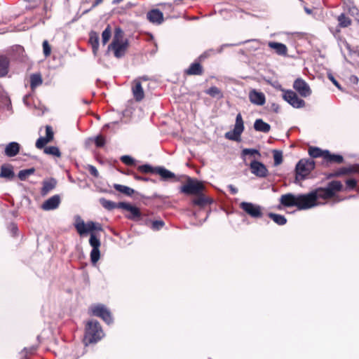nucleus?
Here are the masks:
<instances>
[{"label":"nucleus","instance_id":"nucleus-23","mask_svg":"<svg viewBox=\"0 0 359 359\" xmlns=\"http://www.w3.org/2000/svg\"><path fill=\"white\" fill-rule=\"evenodd\" d=\"M268 46L271 49H273L276 51V53L279 55L285 56L287 55V48L283 43L274 41H269Z\"/></svg>","mask_w":359,"mask_h":359},{"label":"nucleus","instance_id":"nucleus-22","mask_svg":"<svg viewBox=\"0 0 359 359\" xmlns=\"http://www.w3.org/2000/svg\"><path fill=\"white\" fill-rule=\"evenodd\" d=\"M0 177L11 180L15 177L13 166L8 164L2 165L1 167Z\"/></svg>","mask_w":359,"mask_h":359},{"label":"nucleus","instance_id":"nucleus-12","mask_svg":"<svg viewBox=\"0 0 359 359\" xmlns=\"http://www.w3.org/2000/svg\"><path fill=\"white\" fill-rule=\"evenodd\" d=\"M121 206V209L126 210L130 212L129 215H126V217L130 220L135 222H140L142 219V215L140 210V209L135 206L132 205L130 203H121L120 205Z\"/></svg>","mask_w":359,"mask_h":359},{"label":"nucleus","instance_id":"nucleus-2","mask_svg":"<svg viewBox=\"0 0 359 359\" xmlns=\"http://www.w3.org/2000/svg\"><path fill=\"white\" fill-rule=\"evenodd\" d=\"M104 337L100 323L95 320H89L86 325L85 340L88 343H95Z\"/></svg>","mask_w":359,"mask_h":359},{"label":"nucleus","instance_id":"nucleus-44","mask_svg":"<svg viewBox=\"0 0 359 359\" xmlns=\"http://www.w3.org/2000/svg\"><path fill=\"white\" fill-rule=\"evenodd\" d=\"M41 0H24V7L27 9H32L40 4Z\"/></svg>","mask_w":359,"mask_h":359},{"label":"nucleus","instance_id":"nucleus-31","mask_svg":"<svg viewBox=\"0 0 359 359\" xmlns=\"http://www.w3.org/2000/svg\"><path fill=\"white\" fill-rule=\"evenodd\" d=\"M202 72V67L197 62L191 64L189 68L186 70V73L189 75H201Z\"/></svg>","mask_w":359,"mask_h":359},{"label":"nucleus","instance_id":"nucleus-50","mask_svg":"<svg viewBox=\"0 0 359 359\" xmlns=\"http://www.w3.org/2000/svg\"><path fill=\"white\" fill-rule=\"evenodd\" d=\"M43 52L46 57L49 56L51 53V48L46 40L43 42Z\"/></svg>","mask_w":359,"mask_h":359},{"label":"nucleus","instance_id":"nucleus-47","mask_svg":"<svg viewBox=\"0 0 359 359\" xmlns=\"http://www.w3.org/2000/svg\"><path fill=\"white\" fill-rule=\"evenodd\" d=\"M49 142H50L48 141V140H47L44 137H41L36 140V147L38 149H44V147H46L45 145Z\"/></svg>","mask_w":359,"mask_h":359},{"label":"nucleus","instance_id":"nucleus-38","mask_svg":"<svg viewBox=\"0 0 359 359\" xmlns=\"http://www.w3.org/2000/svg\"><path fill=\"white\" fill-rule=\"evenodd\" d=\"M325 150H322L318 147H311L309 154L312 158L323 157L325 159Z\"/></svg>","mask_w":359,"mask_h":359},{"label":"nucleus","instance_id":"nucleus-40","mask_svg":"<svg viewBox=\"0 0 359 359\" xmlns=\"http://www.w3.org/2000/svg\"><path fill=\"white\" fill-rule=\"evenodd\" d=\"M89 243L93 248H100L101 245L100 241L95 233H90Z\"/></svg>","mask_w":359,"mask_h":359},{"label":"nucleus","instance_id":"nucleus-41","mask_svg":"<svg viewBox=\"0 0 359 359\" xmlns=\"http://www.w3.org/2000/svg\"><path fill=\"white\" fill-rule=\"evenodd\" d=\"M338 22L341 27H347L351 24V20L349 18L346 17L344 14H341L338 17Z\"/></svg>","mask_w":359,"mask_h":359},{"label":"nucleus","instance_id":"nucleus-4","mask_svg":"<svg viewBox=\"0 0 359 359\" xmlns=\"http://www.w3.org/2000/svg\"><path fill=\"white\" fill-rule=\"evenodd\" d=\"M74 226L80 236H83L88 233H93V231H102V226L94 222H88L85 223L84 221L79 217H76Z\"/></svg>","mask_w":359,"mask_h":359},{"label":"nucleus","instance_id":"nucleus-5","mask_svg":"<svg viewBox=\"0 0 359 359\" xmlns=\"http://www.w3.org/2000/svg\"><path fill=\"white\" fill-rule=\"evenodd\" d=\"M343 188L341 182L334 180L327 184L325 188H318V191L321 199L326 200L331 198L335 196V194L340 191Z\"/></svg>","mask_w":359,"mask_h":359},{"label":"nucleus","instance_id":"nucleus-34","mask_svg":"<svg viewBox=\"0 0 359 359\" xmlns=\"http://www.w3.org/2000/svg\"><path fill=\"white\" fill-rule=\"evenodd\" d=\"M114 188L122 193V194H126V196H132L133 194H134V190L127 186H125V185H121V184H114Z\"/></svg>","mask_w":359,"mask_h":359},{"label":"nucleus","instance_id":"nucleus-63","mask_svg":"<svg viewBox=\"0 0 359 359\" xmlns=\"http://www.w3.org/2000/svg\"><path fill=\"white\" fill-rule=\"evenodd\" d=\"M351 80L353 83H358V77H357V76H351Z\"/></svg>","mask_w":359,"mask_h":359},{"label":"nucleus","instance_id":"nucleus-62","mask_svg":"<svg viewBox=\"0 0 359 359\" xmlns=\"http://www.w3.org/2000/svg\"><path fill=\"white\" fill-rule=\"evenodd\" d=\"M134 177L137 180H144V181H147V179H146L144 177H140V176H138L137 175H135Z\"/></svg>","mask_w":359,"mask_h":359},{"label":"nucleus","instance_id":"nucleus-64","mask_svg":"<svg viewBox=\"0 0 359 359\" xmlns=\"http://www.w3.org/2000/svg\"><path fill=\"white\" fill-rule=\"evenodd\" d=\"M18 177L20 180H22V170H20L18 173Z\"/></svg>","mask_w":359,"mask_h":359},{"label":"nucleus","instance_id":"nucleus-26","mask_svg":"<svg viewBox=\"0 0 359 359\" xmlns=\"http://www.w3.org/2000/svg\"><path fill=\"white\" fill-rule=\"evenodd\" d=\"M89 43L92 46L94 55H96L99 48V35L95 32L90 33Z\"/></svg>","mask_w":359,"mask_h":359},{"label":"nucleus","instance_id":"nucleus-9","mask_svg":"<svg viewBox=\"0 0 359 359\" xmlns=\"http://www.w3.org/2000/svg\"><path fill=\"white\" fill-rule=\"evenodd\" d=\"M240 208L252 218L258 219L263 216V208L257 204L242 202L240 204Z\"/></svg>","mask_w":359,"mask_h":359},{"label":"nucleus","instance_id":"nucleus-10","mask_svg":"<svg viewBox=\"0 0 359 359\" xmlns=\"http://www.w3.org/2000/svg\"><path fill=\"white\" fill-rule=\"evenodd\" d=\"M91 311L93 316L101 318L107 324L113 323L110 311L103 304H97L91 306Z\"/></svg>","mask_w":359,"mask_h":359},{"label":"nucleus","instance_id":"nucleus-60","mask_svg":"<svg viewBox=\"0 0 359 359\" xmlns=\"http://www.w3.org/2000/svg\"><path fill=\"white\" fill-rule=\"evenodd\" d=\"M329 79L332 81V82L338 88H340V86L339 83L335 80V79L333 77V76L330 75Z\"/></svg>","mask_w":359,"mask_h":359},{"label":"nucleus","instance_id":"nucleus-55","mask_svg":"<svg viewBox=\"0 0 359 359\" xmlns=\"http://www.w3.org/2000/svg\"><path fill=\"white\" fill-rule=\"evenodd\" d=\"M346 184L347 186V189H353L357 185V181L355 179H349L346 181Z\"/></svg>","mask_w":359,"mask_h":359},{"label":"nucleus","instance_id":"nucleus-43","mask_svg":"<svg viewBox=\"0 0 359 359\" xmlns=\"http://www.w3.org/2000/svg\"><path fill=\"white\" fill-rule=\"evenodd\" d=\"M100 257V248H93L90 252L91 262L95 264L97 262Z\"/></svg>","mask_w":359,"mask_h":359},{"label":"nucleus","instance_id":"nucleus-15","mask_svg":"<svg viewBox=\"0 0 359 359\" xmlns=\"http://www.w3.org/2000/svg\"><path fill=\"white\" fill-rule=\"evenodd\" d=\"M248 96L250 102L255 105L263 106L266 102L265 95L256 89L251 90Z\"/></svg>","mask_w":359,"mask_h":359},{"label":"nucleus","instance_id":"nucleus-29","mask_svg":"<svg viewBox=\"0 0 359 359\" xmlns=\"http://www.w3.org/2000/svg\"><path fill=\"white\" fill-rule=\"evenodd\" d=\"M346 6L349 14L355 18V20H359V10L355 6L353 2L351 0H348V1L346 3Z\"/></svg>","mask_w":359,"mask_h":359},{"label":"nucleus","instance_id":"nucleus-59","mask_svg":"<svg viewBox=\"0 0 359 359\" xmlns=\"http://www.w3.org/2000/svg\"><path fill=\"white\" fill-rule=\"evenodd\" d=\"M228 188L229 189L231 193L232 194H236L238 193V189L237 188H236L234 186H233L232 184H229L228 186Z\"/></svg>","mask_w":359,"mask_h":359},{"label":"nucleus","instance_id":"nucleus-48","mask_svg":"<svg viewBox=\"0 0 359 359\" xmlns=\"http://www.w3.org/2000/svg\"><path fill=\"white\" fill-rule=\"evenodd\" d=\"M121 161L127 165H132L135 163V160L128 155L122 156L121 157Z\"/></svg>","mask_w":359,"mask_h":359},{"label":"nucleus","instance_id":"nucleus-20","mask_svg":"<svg viewBox=\"0 0 359 359\" xmlns=\"http://www.w3.org/2000/svg\"><path fill=\"white\" fill-rule=\"evenodd\" d=\"M21 146L16 142H11L6 145L4 155L8 158L15 157L20 151Z\"/></svg>","mask_w":359,"mask_h":359},{"label":"nucleus","instance_id":"nucleus-57","mask_svg":"<svg viewBox=\"0 0 359 359\" xmlns=\"http://www.w3.org/2000/svg\"><path fill=\"white\" fill-rule=\"evenodd\" d=\"M248 41H245V42H241V43H224V44H222L219 48V49L217 50V53H222V50H224V48L226 47H230V46H238V45H241L243 43H246Z\"/></svg>","mask_w":359,"mask_h":359},{"label":"nucleus","instance_id":"nucleus-49","mask_svg":"<svg viewBox=\"0 0 359 359\" xmlns=\"http://www.w3.org/2000/svg\"><path fill=\"white\" fill-rule=\"evenodd\" d=\"M54 133L53 131V128L50 126H46V137L47 140H48L49 142H51L53 140Z\"/></svg>","mask_w":359,"mask_h":359},{"label":"nucleus","instance_id":"nucleus-11","mask_svg":"<svg viewBox=\"0 0 359 359\" xmlns=\"http://www.w3.org/2000/svg\"><path fill=\"white\" fill-rule=\"evenodd\" d=\"M282 91L283 92V98L284 100H285L293 107L299 109L304 107V100L299 98L296 93L292 90H285L283 89H282Z\"/></svg>","mask_w":359,"mask_h":359},{"label":"nucleus","instance_id":"nucleus-36","mask_svg":"<svg viewBox=\"0 0 359 359\" xmlns=\"http://www.w3.org/2000/svg\"><path fill=\"white\" fill-rule=\"evenodd\" d=\"M144 223L146 225H149V223H151L150 228L154 231H158L165 225V223L163 220H155L151 222L149 219H146Z\"/></svg>","mask_w":359,"mask_h":359},{"label":"nucleus","instance_id":"nucleus-35","mask_svg":"<svg viewBox=\"0 0 359 359\" xmlns=\"http://www.w3.org/2000/svg\"><path fill=\"white\" fill-rule=\"evenodd\" d=\"M268 215L275 223L278 225H284L287 222V219L283 215L272 212L269 213Z\"/></svg>","mask_w":359,"mask_h":359},{"label":"nucleus","instance_id":"nucleus-52","mask_svg":"<svg viewBox=\"0 0 359 359\" xmlns=\"http://www.w3.org/2000/svg\"><path fill=\"white\" fill-rule=\"evenodd\" d=\"M37 348V345H33L30 348L25 347L24 348V357L28 355H32L35 353Z\"/></svg>","mask_w":359,"mask_h":359},{"label":"nucleus","instance_id":"nucleus-8","mask_svg":"<svg viewBox=\"0 0 359 359\" xmlns=\"http://www.w3.org/2000/svg\"><path fill=\"white\" fill-rule=\"evenodd\" d=\"M204 189L202 182L189 178L187 182L181 187V191L188 195H198Z\"/></svg>","mask_w":359,"mask_h":359},{"label":"nucleus","instance_id":"nucleus-42","mask_svg":"<svg viewBox=\"0 0 359 359\" xmlns=\"http://www.w3.org/2000/svg\"><path fill=\"white\" fill-rule=\"evenodd\" d=\"M111 31L109 26H107L106 29L102 32V42L103 45H105L111 38Z\"/></svg>","mask_w":359,"mask_h":359},{"label":"nucleus","instance_id":"nucleus-7","mask_svg":"<svg viewBox=\"0 0 359 359\" xmlns=\"http://www.w3.org/2000/svg\"><path fill=\"white\" fill-rule=\"evenodd\" d=\"M244 130V122L241 114L239 113L236 117L233 130L226 133L225 137L230 140L240 141L241 135Z\"/></svg>","mask_w":359,"mask_h":359},{"label":"nucleus","instance_id":"nucleus-25","mask_svg":"<svg viewBox=\"0 0 359 359\" xmlns=\"http://www.w3.org/2000/svg\"><path fill=\"white\" fill-rule=\"evenodd\" d=\"M154 172L159 175L162 180H168L175 177V174L163 167L154 168Z\"/></svg>","mask_w":359,"mask_h":359},{"label":"nucleus","instance_id":"nucleus-32","mask_svg":"<svg viewBox=\"0 0 359 359\" xmlns=\"http://www.w3.org/2000/svg\"><path fill=\"white\" fill-rule=\"evenodd\" d=\"M42 78L40 74H33L30 76V87L34 90L42 84Z\"/></svg>","mask_w":359,"mask_h":359},{"label":"nucleus","instance_id":"nucleus-16","mask_svg":"<svg viewBox=\"0 0 359 359\" xmlns=\"http://www.w3.org/2000/svg\"><path fill=\"white\" fill-rule=\"evenodd\" d=\"M60 202V196L54 195L43 203L41 208L46 211L53 210L58 208Z\"/></svg>","mask_w":359,"mask_h":359},{"label":"nucleus","instance_id":"nucleus-24","mask_svg":"<svg viewBox=\"0 0 359 359\" xmlns=\"http://www.w3.org/2000/svg\"><path fill=\"white\" fill-rule=\"evenodd\" d=\"M9 65V59L6 56L0 55V78L7 75Z\"/></svg>","mask_w":359,"mask_h":359},{"label":"nucleus","instance_id":"nucleus-1","mask_svg":"<svg viewBox=\"0 0 359 359\" xmlns=\"http://www.w3.org/2000/svg\"><path fill=\"white\" fill-rule=\"evenodd\" d=\"M319 199H321V198L320 197L317 189L310 191L308 194H298L297 209L308 210L318 206L322 204L320 201H318Z\"/></svg>","mask_w":359,"mask_h":359},{"label":"nucleus","instance_id":"nucleus-27","mask_svg":"<svg viewBox=\"0 0 359 359\" xmlns=\"http://www.w3.org/2000/svg\"><path fill=\"white\" fill-rule=\"evenodd\" d=\"M254 128L255 130L259 132L268 133L271 129V126L262 119L259 118L255 121Z\"/></svg>","mask_w":359,"mask_h":359},{"label":"nucleus","instance_id":"nucleus-45","mask_svg":"<svg viewBox=\"0 0 359 359\" xmlns=\"http://www.w3.org/2000/svg\"><path fill=\"white\" fill-rule=\"evenodd\" d=\"M273 160L275 165H280L283 161V154L281 151L275 150L273 151Z\"/></svg>","mask_w":359,"mask_h":359},{"label":"nucleus","instance_id":"nucleus-61","mask_svg":"<svg viewBox=\"0 0 359 359\" xmlns=\"http://www.w3.org/2000/svg\"><path fill=\"white\" fill-rule=\"evenodd\" d=\"M103 0H95V1L93 3V8H95V6H97V5H99L100 3L102 2Z\"/></svg>","mask_w":359,"mask_h":359},{"label":"nucleus","instance_id":"nucleus-18","mask_svg":"<svg viewBox=\"0 0 359 359\" xmlns=\"http://www.w3.org/2000/svg\"><path fill=\"white\" fill-rule=\"evenodd\" d=\"M147 18L150 22L156 25H161L164 20L163 14L158 9L149 11L147 13Z\"/></svg>","mask_w":359,"mask_h":359},{"label":"nucleus","instance_id":"nucleus-56","mask_svg":"<svg viewBox=\"0 0 359 359\" xmlns=\"http://www.w3.org/2000/svg\"><path fill=\"white\" fill-rule=\"evenodd\" d=\"M88 170L95 177H97L99 176V172H98L97 168L95 166H93L92 165H88Z\"/></svg>","mask_w":359,"mask_h":359},{"label":"nucleus","instance_id":"nucleus-33","mask_svg":"<svg viewBox=\"0 0 359 359\" xmlns=\"http://www.w3.org/2000/svg\"><path fill=\"white\" fill-rule=\"evenodd\" d=\"M44 154L50 156H53L55 157H60L61 152L57 147L55 146H49L46 147L43 149Z\"/></svg>","mask_w":359,"mask_h":359},{"label":"nucleus","instance_id":"nucleus-14","mask_svg":"<svg viewBox=\"0 0 359 359\" xmlns=\"http://www.w3.org/2000/svg\"><path fill=\"white\" fill-rule=\"evenodd\" d=\"M250 167L251 172L259 177H265L268 175L266 167L259 161H252Z\"/></svg>","mask_w":359,"mask_h":359},{"label":"nucleus","instance_id":"nucleus-13","mask_svg":"<svg viewBox=\"0 0 359 359\" xmlns=\"http://www.w3.org/2000/svg\"><path fill=\"white\" fill-rule=\"evenodd\" d=\"M293 88L300 94L301 96L306 97L311 94V90L307 83L302 79H297L293 83Z\"/></svg>","mask_w":359,"mask_h":359},{"label":"nucleus","instance_id":"nucleus-17","mask_svg":"<svg viewBox=\"0 0 359 359\" xmlns=\"http://www.w3.org/2000/svg\"><path fill=\"white\" fill-rule=\"evenodd\" d=\"M298 194L291 193L283 194L280 198V203L285 207H297L298 202Z\"/></svg>","mask_w":359,"mask_h":359},{"label":"nucleus","instance_id":"nucleus-53","mask_svg":"<svg viewBox=\"0 0 359 359\" xmlns=\"http://www.w3.org/2000/svg\"><path fill=\"white\" fill-rule=\"evenodd\" d=\"M255 154L260 155L259 151L257 149H244L242 151L243 156H245L246 155H255Z\"/></svg>","mask_w":359,"mask_h":359},{"label":"nucleus","instance_id":"nucleus-21","mask_svg":"<svg viewBox=\"0 0 359 359\" xmlns=\"http://www.w3.org/2000/svg\"><path fill=\"white\" fill-rule=\"evenodd\" d=\"M57 185V180L54 178H49L43 182V186L41 190L42 196L47 195L49 192L53 190Z\"/></svg>","mask_w":359,"mask_h":359},{"label":"nucleus","instance_id":"nucleus-3","mask_svg":"<svg viewBox=\"0 0 359 359\" xmlns=\"http://www.w3.org/2000/svg\"><path fill=\"white\" fill-rule=\"evenodd\" d=\"M315 168V162L313 159H301L295 168L296 181H302L308 176Z\"/></svg>","mask_w":359,"mask_h":359},{"label":"nucleus","instance_id":"nucleus-37","mask_svg":"<svg viewBox=\"0 0 359 359\" xmlns=\"http://www.w3.org/2000/svg\"><path fill=\"white\" fill-rule=\"evenodd\" d=\"M196 205L203 207L208 204L210 201L208 198L205 197L202 193L197 195V197L193 201Z\"/></svg>","mask_w":359,"mask_h":359},{"label":"nucleus","instance_id":"nucleus-46","mask_svg":"<svg viewBox=\"0 0 359 359\" xmlns=\"http://www.w3.org/2000/svg\"><path fill=\"white\" fill-rule=\"evenodd\" d=\"M8 230L10 232L11 235L13 237L16 236L19 232V229L17 224L13 222L8 226Z\"/></svg>","mask_w":359,"mask_h":359},{"label":"nucleus","instance_id":"nucleus-6","mask_svg":"<svg viewBox=\"0 0 359 359\" xmlns=\"http://www.w3.org/2000/svg\"><path fill=\"white\" fill-rule=\"evenodd\" d=\"M127 40H123L117 34H115L112 42L108 46L109 50H114V56L117 58L124 56L128 48Z\"/></svg>","mask_w":359,"mask_h":359},{"label":"nucleus","instance_id":"nucleus-39","mask_svg":"<svg viewBox=\"0 0 359 359\" xmlns=\"http://www.w3.org/2000/svg\"><path fill=\"white\" fill-rule=\"evenodd\" d=\"M206 93L212 97L217 99L222 98L223 94L222 91L216 86H212L206 90Z\"/></svg>","mask_w":359,"mask_h":359},{"label":"nucleus","instance_id":"nucleus-30","mask_svg":"<svg viewBox=\"0 0 359 359\" xmlns=\"http://www.w3.org/2000/svg\"><path fill=\"white\" fill-rule=\"evenodd\" d=\"M325 160L329 162L341 163L344 161L343 156L339 154H332L328 150H325Z\"/></svg>","mask_w":359,"mask_h":359},{"label":"nucleus","instance_id":"nucleus-51","mask_svg":"<svg viewBox=\"0 0 359 359\" xmlns=\"http://www.w3.org/2000/svg\"><path fill=\"white\" fill-rule=\"evenodd\" d=\"M138 170L142 172H154V168L147 164L140 165Z\"/></svg>","mask_w":359,"mask_h":359},{"label":"nucleus","instance_id":"nucleus-54","mask_svg":"<svg viewBox=\"0 0 359 359\" xmlns=\"http://www.w3.org/2000/svg\"><path fill=\"white\" fill-rule=\"evenodd\" d=\"M95 143L97 147H102L105 144V139L102 135H98L96 137H95Z\"/></svg>","mask_w":359,"mask_h":359},{"label":"nucleus","instance_id":"nucleus-58","mask_svg":"<svg viewBox=\"0 0 359 359\" xmlns=\"http://www.w3.org/2000/svg\"><path fill=\"white\" fill-rule=\"evenodd\" d=\"M35 170L34 168H31L29 169H24V179L27 177L29 176L30 175L33 174Z\"/></svg>","mask_w":359,"mask_h":359},{"label":"nucleus","instance_id":"nucleus-19","mask_svg":"<svg viewBox=\"0 0 359 359\" xmlns=\"http://www.w3.org/2000/svg\"><path fill=\"white\" fill-rule=\"evenodd\" d=\"M132 92L135 100L137 102H140L143 100L144 97V93L140 82V79H135L132 86Z\"/></svg>","mask_w":359,"mask_h":359},{"label":"nucleus","instance_id":"nucleus-28","mask_svg":"<svg viewBox=\"0 0 359 359\" xmlns=\"http://www.w3.org/2000/svg\"><path fill=\"white\" fill-rule=\"evenodd\" d=\"M100 204L108 210H111L115 208L121 209V206H120V205L123 203V202L115 203L105 198H100Z\"/></svg>","mask_w":359,"mask_h":359}]
</instances>
